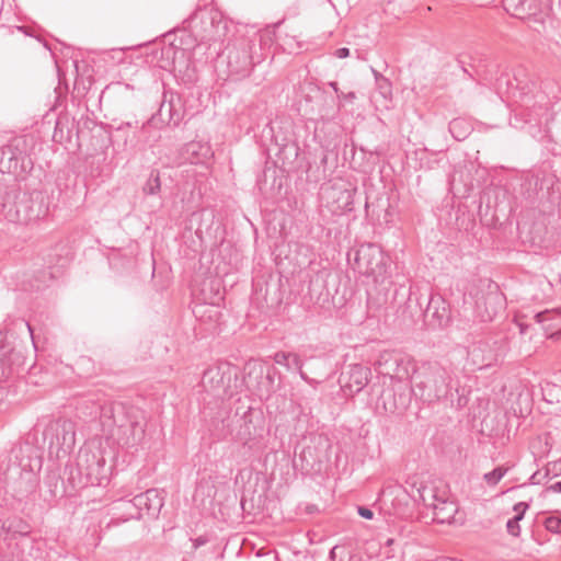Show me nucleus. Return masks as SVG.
Returning a JSON list of instances; mask_svg holds the SVG:
<instances>
[{
  "label": "nucleus",
  "mask_w": 561,
  "mask_h": 561,
  "mask_svg": "<svg viewBox=\"0 0 561 561\" xmlns=\"http://www.w3.org/2000/svg\"><path fill=\"white\" fill-rule=\"evenodd\" d=\"M26 327H27V330L30 331L31 334H33V330H32V327L30 325V323H25Z\"/></svg>",
  "instance_id": "48"
},
{
  "label": "nucleus",
  "mask_w": 561,
  "mask_h": 561,
  "mask_svg": "<svg viewBox=\"0 0 561 561\" xmlns=\"http://www.w3.org/2000/svg\"><path fill=\"white\" fill-rule=\"evenodd\" d=\"M296 371L299 374V376H300V378H301L302 380H305V381H309V380H310V379L308 378V376L306 375V373L302 370V368H300V370H296Z\"/></svg>",
  "instance_id": "42"
},
{
  "label": "nucleus",
  "mask_w": 561,
  "mask_h": 561,
  "mask_svg": "<svg viewBox=\"0 0 561 561\" xmlns=\"http://www.w3.org/2000/svg\"><path fill=\"white\" fill-rule=\"evenodd\" d=\"M108 56L114 64H122L125 58V51L124 49H113L108 53Z\"/></svg>",
  "instance_id": "35"
},
{
  "label": "nucleus",
  "mask_w": 561,
  "mask_h": 561,
  "mask_svg": "<svg viewBox=\"0 0 561 561\" xmlns=\"http://www.w3.org/2000/svg\"><path fill=\"white\" fill-rule=\"evenodd\" d=\"M30 533V525L21 518H12L8 523V535L27 536Z\"/></svg>",
  "instance_id": "26"
},
{
  "label": "nucleus",
  "mask_w": 561,
  "mask_h": 561,
  "mask_svg": "<svg viewBox=\"0 0 561 561\" xmlns=\"http://www.w3.org/2000/svg\"><path fill=\"white\" fill-rule=\"evenodd\" d=\"M394 542V539L392 538H388L386 541H385V545H383V548H389L393 545Z\"/></svg>",
  "instance_id": "45"
},
{
  "label": "nucleus",
  "mask_w": 561,
  "mask_h": 561,
  "mask_svg": "<svg viewBox=\"0 0 561 561\" xmlns=\"http://www.w3.org/2000/svg\"><path fill=\"white\" fill-rule=\"evenodd\" d=\"M10 522V519L8 520H1L0 522V528L1 530H3L5 534H8V523Z\"/></svg>",
  "instance_id": "41"
},
{
  "label": "nucleus",
  "mask_w": 561,
  "mask_h": 561,
  "mask_svg": "<svg viewBox=\"0 0 561 561\" xmlns=\"http://www.w3.org/2000/svg\"><path fill=\"white\" fill-rule=\"evenodd\" d=\"M537 324L541 325L548 337H554L561 334V311L545 310L534 316Z\"/></svg>",
  "instance_id": "20"
},
{
  "label": "nucleus",
  "mask_w": 561,
  "mask_h": 561,
  "mask_svg": "<svg viewBox=\"0 0 561 561\" xmlns=\"http://www.w3.org/2000/svg\"><path fill=\"white\" fill-rule=\"evenodd\" d=\"M357 513L362 518H365L368 520L373 519L375 516L374 512L366 506H357Z\"/></svg>",
  "instance_id": "36"
},
{
  "label": "nucleus",
  "mask_w": 561,
  "mask_h": 561,
  "mask_svg": "<svg viewBox=\"0 0 561 561\" xmlns=\"http://www.w3.org/2000/svg\"><path fill=\"white\" fill-rule=\"evenodd\" d=\"M506 352V345L501 344V346L496 350L495 353L490 354L485 357V360H488L486 365H491L492 362H496L499 357H502Z\"/></svg>",
  "instance_id": "33"
},
{
  "label": "nucleus",
  "mask_w": 561,
  "mask_h": 561,
  "mask_svg": "<svg viewBox=\"0 0 561 561\" xmlns=\"http://www.w3.org/2000/svg\"><path fill=\"white\" fill-rule=\"evenodd\" d=\"M471 129V125L462 118H455L449 123V131L458 141L465 140L470 135Z\"/></svg>",
  "instance_id": "25"
},
{
  "label": "nucleus",
  "mask_w": 561,
  "mask_h": 561,
  "mask_svg": "<svg viewBox=\"0 0 561 561\" xmlns=\"http://www.w3.org/2000/svg\"><path fill=\"white\" fill-rule=\"evenodd\" d=\"M522 519L517 518V517H513V518H510L506 523V529H507V533L514 537H518L519 534H520V526H519V522Z\"/></svg>",
  "instance_id": "31"
},
{
  "label": "nucleus",
  "mask_w": 561,
  "mask_h": 561,
  "mask_svg": "<svg viewBox=\"0 0 561 561\" xmlns=\"http://www.w3.org/2000/svg\"><path fill=\"white\" fill-rule=\"evenodd\" d=\"M533 88H535V83H529L526 80L525 69L523 68L516 70L513 80L505 73L501 75L494 83V89L502 100L506 99L507 102L514 101L519 103V106L523 108L519 115H523L527 123L537 122L543 111V107L540 105L538 111L524 113V111L530 108V105H535L533 100L536 95L533 94Z\"/></svg>",
  "instance_id": "2"
},
{
  "label": "nucleus",
  "mask_w": 561,
  "mask_h": 561,
  "mask_svg": "<svg viewBox=\"0 0 561 561\" xmlns=\"http://www.w3.org/2000/svg\"><path fill=\"white\" fill-rule=\"evenodd\" d=\"M507 468L502 466L494 468L492 471L484 473L483 479L489 485H496L506 474Z\"/></svg>",
  "instance_id": "30"
},
{
  "label": "nucleus",
  "mask_w": 561,
  "mask_h": 561,
  "mask_svg": "<svg viewBox=\"0 0 561 561\" xmlns=\"http://www.w3.org/2000/svg\"><path fill=\"white\" fill-rule=\"evenodd\" d=\"M542 524L548 531L561 534V514L559 512L545 516Z\"/></svg>",
  "instance_id": "27"
},
{
  "label": "nucleus",
  "mask_w": 561,
  "mask_h": 561,
  "mask_svg": "<svg viewBox=\"0 0 561 561\" xmlns=\"http://www.w3.org/2000/svg\"><path fill=\"white\" fill-rule=\"evenodd\" d=\"M48 214V205L42 193H33L15 204V215L10 216L11 221L30 224L39 220Z\"/></svg>",
  "instance_id": "13"
},
{
  "label": "nucleus",
  "mask_w": 561,
  "mask_h": 561,
  "mask_svg": "<svg viewBox=\"0 0 561 561\" xmlns=\"http://www.w3.org/2000/svg\"><path fill=\"white\" fill-rule=\"evenodd\" d=\"M121 506H123V505L121 504ZM121 508H122L123 511H125V510H124V507H121ZM125 514H126V512H124V514H123V515H125ZM123 518H124V516H122V517H119V518H118V519H119V523H121V522H123ZM115 525H118V522H115Z\"/></svg>",
  "instance_id": "47"
},
{
  "label": "nucleus",
  "mask_w": 561,
  "mask_h": 561,
  "mask_svg": "<svg viewBox=\"0 0 561 561\" xmlns=\"http://www.w3.org/2000/svg\"><path fill=\"white\" fill-rule=\"evenodd\" d=\"M449 307L440 295H432L425 310V317L435 320L438 325H445L449 321Z\"/></svg>",
  "instance_id": "21"
},
{
  "label": "nucleus",
  "mask_w": 561,
  "mask_h": 561,
  "mask_svg": "<svg viewBox=\"0 0 561 561\" xmlns=\"http://www.w3.org/2000/svg\"><path fill=\"white\" fill-rule=\"evenodd\" d=\"M376 370L393 380H409L416 373L413 358L403 352L383 351L375 363Z\"/></svg>",
  "instance_id": "7"
},
{
  "label": "nucleus",
  "mask_w": 561,
  "mask_h": 561,
  "mask_svg": "<svg viewBox=\"0 0 561 561\" xmlns=\"http://www.w3.org/2000/svg\"><path fill=\"white\" fill-rule=\"evenodd\" d=\"M187 48L180 47L174 43L163 45L160 50L154 51L153 59L157 66L163 70L175 71L184 64Z\"/></svg>",
  "instance_id": "16"
},
{
  "label": "nucleus",
  "mask_w": 561,
  "mask_h": 561,
  "mask_svg": "<svg viewBox=\"0 0 561 561\" xmlns=\"http://www.w3.org/2000/svg\"><path fill=\"white\" fill-rule=\"evenodd\" d=\"M25 148L26 140L23 137L0 147V172L18 174L24 171L31 164Z\"/></svg>",
  "instance_id": "11"
},
{
  "label": "nucleus",
  "mask_w": 561,
  "mask_h": 561,
  "mask_svg": "<svg viewBox=\"0 0 561 561\" xmlns=\"http://www.w3.org/2000/svg\"><path fill=\"white\" fill-rule=\"evenodd\" d=\"M402 486L401 485H394V486H389V488H385L381 492L382 494L387 493L388 490H391V492H393L394 490H400Z\"/></svg>",
  "instance_id": "43"
},
{
  "label": "nucleus",
  "mask_w": 561,
  "mask_h": 561,
  "mask_svg": "<svg viewBox=\"0 0 561 561\" xmlns=\"http://www.w3.org/2000/svg\"><path fill=\"white\" fill-rule=\"evenodd\" d=\"M354 192L343 180H333L321 186L320 197L332 215L340 216L353 210Z\"/></svg>",
  "instance_id": "9"
},
{
  "label": "nucleus",
  "mask_w": 561,
  "mask_h": 561,
  "mask_svg": "<svg viewBox=\"0 0 561 561\" xmlns=\"http://www.w3.org/2000/svg\"><path fill=\"white\" fill-rule=\"evenodd\" d=\"M528 504L526 502H518L514 505L513 510L516 513L515 517L523 519L526 511L528 510Z\"/></svg>",
  "instance_id": "34"
},
{
  "label": "nucleus",
  "mask_w": 561,
  "mask_h": 561,
  "mask_svg": "<svg viewBox=\"0 0 561 561\" xmlns=\"http://www.w3.org/2000/svg\"><path fill=\"white\" fill-rule=\"evenodd\" d=\"M329 85L334 90L335 93H337V94L341 93L339 88H337V83L336 82L331 81V82H329Z\"/></svg>",
  "instance_id": "44"
},
{
  "label": "nucleus",
  "mask_w": 561,
  "mask_h": 561,
  "mask_svg": "<svg viewBox=\"0 0 561 561\" xmlns=\"http://www.w3.org/2000/svg\"><path fill=\"white\" fill-rule=\"evenodd\" d=\"M44 442L47 443L50 454H68L76 444V426L71 420H51L43 432Z\"/></svg>",
  "instance_id": "8"
},
{
  "label": "nucleus",
  "mask_w": 561,
  "mask_h": 561,
  "mask_svg": "<svg viewBox=\"0 0 561 561\" xmlns=\"http://www.w3.org/2000/svg\"><path fill=\"white\" fill-rule=\"evenodd\" d=\"M334 550H335V548H333V549L331 550V552H330V553H331V556H333V554H334Z\"/></svg>",
  "instance_id": "51"
},
{
  "label": "nucleus",
  "mask_w": 561,
  "mask_h": 561,
  "mask_svg": "<svg viewBox=\"0 0 561 561\" xmlns=\"http://www.w3.org/2000/svg\"><path fill=\"white\" fill-rule=\"evenodd\" d=\"M107 471L105 458L100 451L81 448L76 467L70 469L68 481L73 489L101 485L107 481Z\"/></svg>",
  "instance_id": "3"
},
{
  "label": "nucleus",
  "mask_w": 561,
  "mask_h": 561,
  "mask_svg": "<svg viewBox=\"0 0 561 561\" xmlns=\"http://www.w3.org/2000/svg\"><path fill=\"white\" fill-rule=\"evenodd\" d=\"M228 48L227 67L228 76L232 80H240L250 75L252 69V56L250 53V42L245 38L240 39L238 46Z\"/></svg>",
  "instance_id": "12"
},
{
  "label": "nucleus",
  "mask_w": 561,
  "mask_h": 561,
  "mask_svg": "<svg viewBox=\"0 0 561 561\" xmlns=\"http://www.w3.org/2000/svg\"><path fill=\"white\" fill-rule=\"evenodd\" d=\"M516 323H517V325L519 328V333L520 334H526L528 329H529V327H530V324L524 323L522 321H517Z\"/></svg>",
  "instance_id": "40"
},
{
  "label": "nucleus",
  "mask_w": 561,
  "mask_h": 561,
  "mask_svg": "<svg viewBox=\"0 0 561 561\" xmlns=\"http://www.w3.org/2000/svg\"><path fill=\"white\" fill-rule=\"evenodd\" d=\"M161 190L159 172L152 171L144 185V193L147 195H157Z\"/></svg>",
  "instance_id": "28"
},
{
  "label": "nucleus",
  "mask_w": 561,
  "mask_h": 561,
  "mask_svg": "<svg viewBox=\"0 0 561 561\" xmlns=\"http://www.w3.org/2000/svg\"><path fill=\"white\" fill-rule=\"evenodd\" d=\"M126 512L123 522L138 519L144 512L151 518H157L163 507V497L157 489H149L144 493L134 496L130 501H122Z\"/></svg>",
  "instance_id": "10"
},
{
  "label": "nucleus",
  "mask_w": 561,
  "mask_h": 561,
  "mask_svg": "<svg viewBox=\"0 0 561 561\" xmlns=\"http://www.w3.org/2000/svg\"><path fill=\"white\" fill-rule=\"evenodd\" d=\"M273 359L275 364L284 366L288 371L300 370L304 367V362L296 353L277 352L274 354Z\"/></svg>",
  "instance_id": "24"
},
{
  "label": "nucleus",
  "mask_w": 561,
  "mask_h": 561,
  "mask_svg": "<svg viewBox=\"0 0 561 561\" xmlns=\"http://www.w3.org/2000/svg\"><path fill=\"white\" fill-rule=\"evenodd\" d=\"M211 157L210 147L199 141H191L186 144L181 152L180 158L174 161V164H202Z\"/></svg>",
  "instance_id": "18"
},
{
  "label": "nucleus",
  "mask_w": 561,
  "mask_h": 561,
  "mask_svg": "<svg viewBox=\"0 0 561 561\" xmlns=\"http://www.w3.org/2000/svg\"><path fill=\"white\" fill-rule=\"evenodd\" d=\"M248 377L245 382L248 387L253 386V377L261 378L255 386V391L260 398H268L273 392L274 381H275V369L270 367L264 373V367L260 363H253L248 365Z\"/></svg>",
  "instance_id": "15"
},
{
  "label": "nucleus",
  "mask_w": 561,
  "mask_h": 561,
  "mask_svg": "<svg viewBox=\"0 0 561 561\" xmlns=\"http://www.w3.org/2000/svg\"><path fill=\"white\" fill-rule=\"evenodd\" d=\"M371 371L368 367L360 364L350 365L346 373L343 375L344 388L348 389L350 393L355 394L360 392L369 382Z\"/></svg>",
  "instance_id": "17"
},
{
  "label": "nucleus",
  "mask_w": 561,
  "mask_h": 561,
  "mask_svg": "<svg viewBox=\"0 0 561 561\" xmlns=\"http://www.w3.org/2000/svg\"><path fill=\"white\" fill-rule=\"evenodd\" d=\"M18 30L24 32V26H19Z\"/></svg>",
  "instance_id": "50"
},
{
  "label": "nucleus",
  "mask_w": 561,
  "mask_h": 561,
  "mask_svg": "<svg viewBox=\"0 0 561 561\" xmlns=\"http://www.w3.org/2000/svg\"><path fill=\"white\" fill-rule=\"evenodd\" d=\"M339 99L344 102V103H353L354 100L356 99V95L354 92H348V93H339Z\"/></svg>",
  "instance_id": "37"
},
{
  "label": "nucleus",
  "mask_w": 561,
  "mask_h": 561,
  "mask_svg": "<svg viewBox=\"0 0 561 561\" xmlns=\"http://www.w3.org/2000/svg\"><path fill=\"white\" fill-rule=\"evenodd\" d=\"M11 350V343L8 341L5 334L0 331V358L5 357Z\"/></svg>",
  "instance_id": "32"
},
{
  "label": "nucleus",
  "mask_w": 561,
  "mask_h": 561,
  "mask_svg": "<svg viewBox=\"0 0 561 561\" xmlns=\"http://www.w3.org/2000/svg\"><path fill=\"white\" fill-rule=\"evenodd\" d=\"M159 115L161 119L167 121L169 124L178 125L181 122L182 115L180 107H178L173 95H171L170 100H167V95L164 94V99L159 108Z\"/></svg>",
  "instance_id": "22"
},
{
  "label": "nucleus",
  "mask_w": 561,
  "mask_h": 561,
  "mask_svg": "<svg viewBox=\"0 0 561 561\" xmlns=\"http://www.w3.org/2000/svg\"><path fill=\"white\" fill-rule=\"evenodd\" d=\"M548 492L561 493V481H557L547 488Z\"/></svg>",
  "instance_id": "39"
},
{
  "label": "nucleus",
  "mask_w": 561,
  "mask_h": 561,
  "mask_svg": "<svg viewBox=\"0 0 561 561\" xmlns=\"http://www.w3.org/2000/svg\"><path fill=\"white\" fill-rule=\"evenodd\" d=\"M24 453V448L22 446L12 448L10 453V462L12 465L8 469V474L12 477L14 473L20 474L21 472H26L27 474H33V465L28 462H24L23 459L20 460V455Z\"/></svg>",
  "instance_id": "23"
},
{
  "label": "nucleus",
  "mask_w": 561,
  "mask_h": 561,
  "mask_svg": "<svg viewBox=\"0 0 561 561\" xmlns=\"http://www.w3.org/2000/svg\"><path fill=\"white\" fill-rule=\"evenodd\" d=\"M264 133H268L271 136V140L279 147V149L286 148L288 146V138L285 135H276L275 134V124L268 123L264 128Z\"/></svg>",
  "instance_id": "29"
},
{
  "label": "nucleus",
  "mask_w": 561,
  "mask_h": 561,
  "mask_svg": "<svg viewBox=\"0 0 561 561\" xmlns=\"http://www.w3.org/2000/svg\"><path fill=\"white\" fill-rule=\"evenodd\" d=\"M354 268L371 277L375 283L390 285L388 256L374 243H365L355 251Z\"/></svg>",
  "instance_id": "5"
},
{
  "label": "nucleus",
  "mask_w": 561,
  "mask_h": 561,
  "mask_svg": "<svg viewBox=\"0 0 561 561\" xmlns=\"http://www.w3.org/2000/svg\"><path fill=\"white\" fill-rule=\"evenodd\" d=\"M493 316H494V313H490V312H488V314H486V316H482L481 320H482V321H491V320H492V318H493Z\"/></svg>",
  "instance_id": "46"
},
{
  "label": "nucleus",
  "mask_w": 561,
  "mask_h": 561,
  "mask_svg": "<svg viewBox=\"0 0 561 561\" xmlns=\"http://www.w3.org/2000/svg\"><path fill=\"white\" fill-rule=\"evenodd\" d=\"M201 387L215 398H231L238 387V369L229 363H219L204 370Z\"/></svg>",
  "instance_id": "6"
},
{
  "label": "nucleus",
  "mask_w": 561,
  "mask_h": 561,
  "mask_svg": "<svg viewBox=\"0 0 561 561\" xmlns=\"http://www.w3.org/2000/svg\"><path fill=\"white\" fill-rule=\"evenodd\" d=\"M334 56L340 59L346 58L350 56V49L347 47L337 48Z\"/></svg>",
  "instance_id": "38"
},
{
  "label": "nucleus",
  "mask_w": 561,
  "mask_h": 561,
  "mask_svg": "<svg viewBox=\"0 0 561 561\" xmlns=\"http://www.w3.org/2000/svg\"><path fill=\"white\" fill-rule=\"evenodd\" d=\"M450 375L437 364L424 365L416 374L412 391L424 402H434L446 398L450 390Z\"/></svg>",
  "instance_id": "4"
},
{
  "label": "nucleus",
  "mask_w": 561,
  "mask_h": 561,
  "mask_svg": "<svg viewBox=\"0 0 561 561\" xmlns=\"http://www.w3.org/2000/svg\"><path fill=\"white\" fill-rule=\"evenodd\" d=\"M417 496L423 503L433 508L434 520L439 524L450 523L457 513V506L454 502H449L438 497L432 488L422 486L417 489Z\"/></svg>",
  "instance_id": "14"
},
{
  "label": "nucleus",
  "mask_w": 561,
  "mask_h": 561,
  "mask_svg": "<svg viewBox=\"0 0 561 561\" xmlns=\"http://www.w3.org/2000/svg\"><path fill=\"white\" fill-rule=\"evenodd\" d=\"M385 556H386L387 559L392 557V554H390V552H385Z\"/></svg>",
  "instance_id": "49"
},
{
  "label": "nucleus",
  "mask_w": 561,
  "mask_h": 561,
  "mask_svg": "<svg viewBox=\"0 0 561 561\" xmlns=\"http://www.w3.org/2000/svg\"><path fill=\"white\" fill-rule=\"evenodd\" d=\"M184 23L197 41L194 47L195 50L205 49L209 59H215L222 54L226 48L225 41L230 31V23L221 12L199 8Z\"/></svg>",
  "instance_id": "1"
},
{
  "label": "nucleus",
  "mask_w": 561,
  "mask_h": 561,
  "mask_svg": "<svg viewBox=\"0 0 561 561\" xmlns=\"http://www.w3.org/2000/svg\"><path fill=\"white\" fill-rule=\"evenodd\" d=\"M145 434V423L131 421L119 427L118 443L125 447H136L144 440Z\"/></svg>",
  "instance_id": "19"
}]
</instances>
